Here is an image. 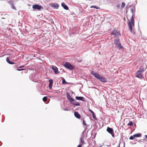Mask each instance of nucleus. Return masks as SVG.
<instances>
[{"label":"nucleus","mask_w":147,"mask_h":147,"mask_svg":"<svg viewBox=\"0 0 147 147\" xmlns=\"http://www.w3.org/2000/svg\"><path fill=\"white\" fill-rule=\"evenodd\" d=\"M90 73L96 79L102 82H107V79L102 76L98 74L93 71H92Z\"/></svg>","instance_id":"f257e3e1"},{"label":"nucleus","mask_w":147,"mask_h":147,"mask_svg":"<svg viewBox=\"0 0 147 147\" xmlns=\"http://www.w3.org/2000/svg\"><path fill=\"white\" fill-rule=\"evenodd\" d=\"M134 18L133 15L131 17L130 21L128 22V26L130 32L131 33L133 34H135V33L134 30L132 28V27H134Z\"/></svg>","instance_id":"f03ea898"},{"label":"nucleus","mask_w":147,"mask_h":147,"mask_svg":"<svg viewBox=\"0 0 147 147\" xmlns=\"http://www.w3.org/2000/svg\"><path fill=\"white\" fill-rule=\"evenodd\" d=\"M115 43L116 44V46L117 48L121 49L122 48L121 44L119 39L117 38L115 40Z\"/></svg>","instance_id":"7ed1b4c3"},{"label":"nucleus","mask_w":147,"mask_h":147,"mask_svg":"<svg viewBox=\"0 0 147 147\" xmlns=\"http://www.w3.org/2000/svg\"><path fill=\"white\" fill-rule=\"evenodd\" d=\"M111 34L114 36L115 37H117L121 36L120 32L116 30H113Z\"/></svg>","instance_id":"20e7f679"},{"label":"nucleus","mask_w":147,"mask_h":147,"mask_svg":"<svg viewBox=\"0 0 147 147\" xmlns=\"http://www.w3.org/2000/svg\"><path fill=\"white\" fill-rule=\"evenodd\" d=\"M64 66L66 68L71 70L74 69V67L73 65L68 62H66L65 63L64 65Z\"/></svg>","instance_id":"39448f33"},{"label":"nucleus","mask_w":147,"mask_h":147,"mask_svg":"<svg viewBox=\"0 0 147 147\" xmlns=\"http://www.w3.org/2000/svg\"><path fill=\"white\" fill-rule=\"evenodd\" d=\"M142 72L140 71H138L135 74L136 76V77L141 79L144 78Z\"/></svg>","instance_id":"423d86ee"},{"label":"nucleus","mask_w":147,"mask_h":147,"mask_svg":"<svg viewBox=\"0 0 147 147\" xmlns=\"http://www.w3.org/2000/svg\"><path fill=\"white\" fill-rule=\"evenodd\" d=\"M70 103L74 105V107H75V106H79L80 104L78 102H76L74 99L72 98L70 101Z\"/></svg>","instance_id":"0eeeda50"},{"label":"nucleus","mask_w":147,"mask_h":147,"mask_svg":"<svg viewBox=\"0 0 147 147\" xmlns=\"http://www.w3.org/2000/svg\"><path fill=\"white\" fill-rule=\"evenodd\" d=\"M107 131L113 137H114V134L113 130L112 128L108 127L107 129Z\"/></svg>","instance_id":"6e6552de"},{"label":"nucleus","mask_w":147,"mask_h":147,"mask_svg":"<svg viewBox=\"0 0 147 147\" xmlns=\"http://www.w3.org/2000/svg\"><path fill=\"white\" fill-rule=\"evenodd\" d=\"M42 7L41 5H39L38 4H35L32 6V8L34 9H37L40 10Z\"/></svg>","instance_id":"1a4fd4ad"},{"label":"nucleus","mask_w":147,"mask_h":147,"mask_svg":"<svg viewBox=\"0 0 147 147\" xmlns=\"http://www.w3.org/2000/svg\"><path fill=\"white\" fill-rule=\"evenodd\" d=\"M52 69L55 74H57L59 73V72L58 71V69L57 67L54 66H52Z\"/></svg>","instance_id":"9d476101"},{"label":"nucleus","mask_w":147,"mask_h":147,"mask_svg":"<svg viewBox=\"0 0 147 147\" xmlns=\"http://www.w3.org/2000/svg\"><path fill=\"white\" fill-rule=\"evenodd\" d=\"M49 88L50 90H51L52 88V86L53 83V80L51 79L49 80Z\"/></svg>","instance_id":"9b49d317"},{"label":"nucleus","mask_w":147,"mask_h":147,"mask_svg":"<svg viewBox=\"0 0 147 147\" xmlns=\"http://www.w3.org/2000/svg\"><path fill=\"white\" fill-rule=\"evenodd\" d=\"M51 6L55 9H57L58 8L59 5L58 3H54L51 5Z\"/></svg>","instance_id":"f8f14e48"},{"label":"nucleus","mask_w":147,"mask_h":147,"mask_svg":"<svg viewBox=\"0 0 147 147\" xmlns=\"http://www.w3.org/2000/svg\"><path fill=\"white\" fill-rule=\"evenodd\" d=\"M61 5L65 9L67 10L69 9L68 6L64 3L62 2L61 4Z\"/></svg>","instance_id":"ddd939ff"},{"label":"nucleus","mask_w":147,"mask_h":147,"mask_svg":"<svg viewBox=\"0 0 147 147\" xmlns=\"http://www.w3.org/2000/svg\"><path fill=\"white\" fill-rule=\"evenodd\" d=\"M74 115L76 118L79 119L80 118V115L78 112H75Z\"/></svg>","instance_id":"4468645a"},{"label":"nucleus","mask_w":147,"mask_h":147,"mask_svg":"<svg viewBox=\"0 0 147 147\" xmlns=\"http://www.w3.org/2000/svg\"><path fill=\"white\" fill-rule=\"evenodd\" d=\"M76 98L77 100H81L83 101L85 100L84 99V98L82 96H76Z\"/></svg>","instance_id":"2eb2a0df"},{"label":"nucleus","mask_w":147,"mask_h":147,"mask_svg":"<svg viewBox=\"0 0 147 147\" xmlns=\"http://www.w3.org/2000/svg\"><path fill=\"white\" fill-rule=\"evenodd\" d=\"M7 62L9 64H13L15 63H14L11 61H10L9 58L8 57H7L6 59Z\"/></svg>","instance_id":"dca6fc26"},{"label":"nucleus","mask_w":147,"mask_h":147,"mask_svg":"<svg viewBox=\"0 0 147 147\" xmlns=\"http://www.w3.org/2000/svg\"><path fill=\"white\" fill-rule=\"evenodd\" d=\"M10 4L11 5V8L15 10H16L17 9L15 7L13 4L12 2H9Z\"/></svg>","instance_id":"f3484780"},{"label":"nucleus","mask_w":147,"mask_h":147,"mask_svg":"<svg viewBox=\"0 0 147 147\" xmlns=\"http://www.w3.org/2000/svg\"><path fill=\"white\" fill-rule=\"evenodd\" d=\"M66 95L68 100L70 101L72 98H71L70 96L69 93L67 92Z\"/></svg>","instance_id":"a211bd4d"},{"label":"nucleus","mask_w":147,"mask_h":147,"mask_svg":"<svg viewBox=\"0 0 147 147\" xmlns=\"http://www.w3.org/2000/svg\"><path fill=\"white\" fill-rule=\"evenodd\" d=\"M141 136V133H138L133 135V137H139Z\"/></svg>","instance_id":"6ab92c4d"},{"label":"nucleus","mask_w":147,"mask_h":147,"mask_svg":"<svg viewBox=\"0 0 147 147\" xmlns=\"http://www.w3.org/2000/svg\"><path fill=\"white\" fill-rule=\"evenodd\" d=\"M124 143L123 142H120L119 143L118 147H124Z\"/></svg>","instance_id":"aec40b11"},{"label":"nucleus","mask_w":147,"mask_h":147,"mask_svg":"<svg viewBox=\"0 0 147 147\" xmlns=\"http://www.w3.org/2000/svg\"><path fill=\"white\" fill-rule=\"evenodd\" d=\"M145 69L144 67H142L140 68L139 70H138L140 71H141L143 73L145 71Z\"/></svg>","instance_id":"412c9836"},{"label":"nucleus","mask_w":147,"mask_h":147,"mask_svg":"<svg viewBox=\"0 0 147 147\" xmlns=\"http://www.w3.org/2000/svg\"><path fill=\"white\" fill-rule=\"evenodd\" d=\"M90 8H95L97 9H100V8L98 7V6H96V5H92V6H91V7H90Z\"/></svg>","instance_id":"4be33fe9"},{"label":"nucleus","mask_w":147,"mask_h":147,"mask_svg":"<svg viewBox=\"0 0 147 147\" xmlns=\"http://www.w3.org/2000/svg\"><path fill=\"white\" fill-rule=\"evenodd\" d=\"M127 125L128 126H131L133 125V122L132 121H129Z\"/></svg>","instance_id":"5701e85b"},{"label":"nucleus","mask_w":147,"mask_h":147,"mask_svg":"<svg viewBox=\"0 0 147 147\" xmlns=\"http://www.w3.org/2000/svg\"><path fill=\"white\" fill-rule=\"evenodd\" d=\"M83 137L81 136L80 138L81 143L83 144L84 143V140L83 139Z\"/></svg>","instance_id":"b1692460"},{"label":"nucleus","mask_w":147,"mask_h":147,"mask_svg":"<svg viewBox=\"0 0 147 147\" xmlns=\"http://www.w3.org/2000/svg\"><path fill=\"white\" fill-rule=\"evenodd\" d=\"M92 117L93 119H94L97 120V119L96 116L95 115V114L94 113L92 114Z\"/></svg>","instance_id":"393cba45"},{"label":"nucleus","mask_w":147,"mask_h":147,"mask_svg":"<svg viewBox=\"0 0 147 147\" xmlns=\"http://www.w3.org/2000/svg\"><path fill=\"white\" fill-rule=\"evenodd\" d=\"M125 4L124 2H123L122 3L121 5V8H123L125 6Z\"/></svg>","instance_id":"a878e982"},{"label":"nucleus","mask_w":147,"mask_h":147,"mask_svg":"<svg viewBox=\"0 0 147 147\" xmlns=\"http://www.w3.org/2000/svg\"><path fill=\"white\" fill-rule=\"evenodd\" d=\"M47 97L46 96H45L43 98L42 100H43V101L44 102H45L47 101Z\"/></svg>","instance_id":"bb28decb"},{"label":"nucleus","mask_w":147,"mask_h":147,"mask_svg":"<svg viewBox=\"0 0 147 147\" xmlns=\"http://www.w3.org/2000/svg\"><path fill=\"white\" fill-rule=\"evenodd\" d=\"M62 83L63 84H65L67 83L66 82L64 78H63L62 80Z\"/></svg>","instance_id":"cd10ccee"},{"label":"nucleus","mask_w":147,"mask_h":147,"mask_svg":"<svg viewBox=\"0 0 147 147\" xmlns=\"http://www.w3.org/2000/svg\"><path fill=\"white\" fill-rule=\"evenodd\" d=\"M134 138V137H133V136H131L129 138V139L130 140H133Z\"/></svg>","instance_id":"c85d7f7f"},{"label":"nucleus","mask_w":147,"mask_h":147,"mask_svg":"<svg viewBox=\"0 0 147 147\" xmlns=\"http://www.w3.org/2000/svg\"><path fill=\"white\" fill-rule=\"evenodd\" d=\"M83 123L84 125H87V124L86 123L85 121L84 120H83Z\"/></svg>","instance_id":"c756f323"},{"label":"nucleus","mask_w":147,"mask_h":147,"mask_svg":"<svg viewBox=\"0 0 147 147\" xmlns=\"http://www.w3.org/2000/svg\"><path fill=\"white\" fill-rule=\"evenodd\" d=\"M88 110L89 112L92 113V114L94 113V112L90 109H89Z\"/></svg>","instance_id":"7c9ffc66"},{"label":"nucleus","mask_w":147,"mask_h":147,"mask_svg":"<svg viewBox=\"0 0 147 147\" xmlns=\"http://www.w3.org/2000/svg\"><path fill=\"white\" fill-rule=\"evenodd\" d=\"M130 11H131V12L133 13V12H134V9L132 8H131Z\"/></svg>","instance_id":"2f4dec72"},{"label":"nucleus","mask_w":147,"mask_h":147,"mask_svg":"<svg viewBox=\"0 0 147 147\" xmlns=\"http://www.w3.org/2000/svg\"><path fill=\"white\" fill-rule=\"evenodd\" d=\"M63 110L64 111H68L69 109H64Z\"/></svg>","instance_id":"473e14b6"},{"label":"nucleus","mask_w":147,"mask_h":147,"mask_svg":"<svg viewBox=\"0 0 147 147\" xmlns=\"http://www.w3.org/2000/svg\"><path fill=\"white\" fill-rule=\"evenodd\" d=\"M17 70L19 71H21L22 70H24V69H17Z\"/></svg>","instance_id":"72a5a7b5"},{"label":"nucleus","mask_w":147,"mask_h":147,"mask_svg":"<svg viewBox=\"0 0 147 147\" xmlns=\"http://www.w3.org/2000/svg\"><path fill=\"white\" fill-rule=\"evenodd\" d=\"M77 147H82V145L81 144H79Z\"/></svg>","instance_id":"f704fd0d"},{"label":"nucleus","mask_w":147,"mask_h":147,"mask_svg":"<svg viewBox=\"0 0 147 147\" xmlns=\"http://www.w3.org/2000/svg\"><path fill=\"white\" fill-rule=\"evenodd\" d=\"M24 67V66H21L20 67H19V68H22V67Z\"/></svg>","instance_id":"c9c22d12"},{"label":"nucleus","mask_w":147,"mask_h":147,"mask_svg":"<svg viewBox=\"0 0 147 147\" xmlns=\"http://www.w3.org/2000/svg\"><path fill=\"white\" fill-rule=\"evenodd\" d=\"M59 92H60L59 91V90H57V92H56L57 93H58Z\"/></svg>","instance_id":"e433bc0d"},{"label":"nucleus","mask_w":147,"mask_h":147,"mask_svg":"<svg viewBox=\"0 0 147 147\" xmlns=\"http://www.w3.org/2000/svg\"><path fill=\"white\" fill-rule=\"evenodd\" d=\"M145 137L147 139V135H145Z\"/></svg>","instance_id":"4c0bfd02"},{"label":"nucleus","mask_w":147,"mask_h":147,"mask_svg":"<svg viewBox=\"0 0 147 147\" xmlns=\"http://www.w3.org/2000/svg\"><path fill=\"white\" fill-rule=\"evenodd\" d=\"M119 6L118 5H117V7H119Z\"/></svg>","instance_id":"58836bf2"},{"label":"nucleus","mask_w":147,"mask_h":147,"mask_svg":"<svg viewBox=\"0 0 147 147\" xmlns=\"http://www.w3.org/2000/svg\"><path fill=\"white\" fill-rule=\"evenodd\" d=\"M99 54H100V52H99Z\"/></svg>","instance_id":"ea45409f"}]
</instances>
